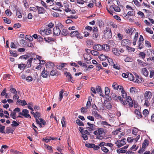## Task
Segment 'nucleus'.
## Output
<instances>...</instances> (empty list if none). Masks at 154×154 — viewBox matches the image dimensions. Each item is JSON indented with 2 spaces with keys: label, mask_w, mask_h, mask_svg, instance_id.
<instances>
[{
  "label": "nucleus",
  "mask_w": 154,
  "mask_h": 154,
  "mask_svg": "<svg viewBox=\"0 0 154 154\" xmlns=\"http://www.w3.org/2000/svg\"><path fill=\"white\" fill-rule=\"evenodd\" d=\"M126 150L123 149L122 148L119 149L117 150V152L118 153H125L126 152Z\"/></svg>",
  "instance_id": "nucleus-33"
},
{
  "label": "nucleus",
  "mask_w": 154,
  "mask_h": 154,
  "mask_svg": "<svg viewBox=\"0 0 154 154\" xmlns=\"http://www.w3.org/2000/svg\"><path fill=\"white\" fill-rule=\"evenodd\" d=\"M26 66V65L24 64L21 63L18 64V68L20 70H23Z\"/></svg>",
  "instance_id": "nucleus-23"
},
{
  "label": "nucleus",
  "mask_w": 154,
  "mask_h": 154,
  "mask_svg": "<svg viewBox=\"0 0 154 154\" xmlns=\"http://www.w3.org/2000/svg\"><path fill=\"white\" fill-rule=\"evenodd\" d=\"M138 131V129L137 128H134L133 130L132 133L133 134L136 135Z\"/></svg>",
  "instance_id": "nucleus-47"
},
{
  "label": "nucleus",
  "mask_w": 154,
  "mask_h": 154,
  "mask_svg": "<svg viewBox=\"0 0 154 154\" xmlns=\"http://www.w3.org/2000/svg\"><path fill=\"white\" fill-rule=\"evenodd\" d=\"M92 114L94 116V117L97 119L99 118H102L101 116L99 114L98 112L95 110H92Z\"/></svg>",
  "instance_id": "nucleus-14"
},
{
  "label": "nucleus",
  "mask_w": 154,
  "mask_h": 154,
  "mask_svg": "<svg viewBox=\"0 0 154 154\" xmlns=\"http://www.w3.org/2000/svg\"><path fill=\"white\" fill-rule=\"evenodd\" d=\"M69 31L65 29H63L61 32V35L64 36L67 35L69 34Z\"/></svg>",
  "instance_id": "nucleus-24"
},
{
  "label": "nucleus",
  "mask_w": 154,
  "mask_h": 154,
  "mask_svg": "<svg viewBox=\"0 0 154 154\" xmlns=\"http://www.w3.org/2000/svg\"><path fill=\"white\" fill-rule=\"evenodd\" d=\"M103 50L105 51H108L109 49V45L105 44L102 45Z\"/></svg>",
  "instance_id": "nucleus-21"
},
{
  "label": "nucleus",
  "mask_w": 154,
  "mask_h": 154,
  "mask_svg": "<svg viewBox=\"0 0 154 154\" xmlns=\"http://www.w3.org/2000/svg\"><path fill=\"white\" fill-rule=\"evenodd\" d=\"M103 131V129L102 128H98L94 132V134L96 135H100L102 134Z\"/></svg>",
  "instance_id": "nucleus-10"
},
{
  "label": "nucleus",
  "mask_w": 154,
  "mask_h": 154,
  "mask_svg": "<svg viewBox=\"0 0 154 154\" xmlns=\"http://www.w3.org/2000/svg\"><path fill=\"white\" fill-rule=\"evenodd\" d=\"M112 65L113 67L115 69L118 70H119L120 69V66H118V65L116 64H113Z\"/></svg>",
  "instance_id": "nucleus-61"
},
{
  "label": "nucleus",
  "mask_w": 154,
  "mask_h": 154,
  "mask_svg": "<svg viewBox=\"0 0 154 154\" xmlns=\"http://www.w3.org/2000/svg\"><path fill=\"white\" fill-rule=\"evenodd\" d=\"M152 93L149 91H146L144 94V97L146 99H149L151 98Z\"/></svg>",
  "instance_id": "nucleus-13"
},
{
  "label": "nucleus",
  "mask_w": 154,
  "mask_h": 154,
  "mask_svg": "<svg viewBox=\"0 0 154 154\" xmlns=\"http://www.w3.org/2000/svg\"><path fill=\"white\" fill-rule=\"evenodd\" d=\"M19 96L17 94V93L14 94V95L13 96V99L14 100H18L19 99Z\"/></svg>",
  "instance_id": "nucleus-58"
},
{
  "label": "nucleus",
  "mask_w": 154,
  "mask_h": 154,
  "mask_svg": "<svg viewBox=\"0 0 154 154\" xmlns=\"http://www.w3.org/2000/svg\"><path fill=\"white\" fill-rule=\"evenodd\" d=\"M66 63H62L60 65L57 66V68L61 70L64 66L65 65Z\"/></svg>",
  "instance_id": "nucleus-36"
},
{
  "label": "nucleus",
  "mask_w": 154,
  "mask_h": 154,
  "mask_svg": "<svg viewBox=\"0 0 154 154\" xmlns=\"http://www.w3.org/2000/svg\"><path fill=\"white\" fill-rule=\"evenodd\" d=\"M87 124L89 126V127L87 128L88 131H92L96 130L95 127L96 126L94 124H91L89 122H88Z\"/></svg>",
  "instance_id": "nucleus-6"
},
{
  "label": "nucleus",
  "mask_w": 154,
  "mask_h": 154,
  "mask_svg": "<svg viewBox=\"0 0 154 154\" xmlns=\"http://www.w3.org/2000/svg\"><path fill=\"white\" fill-rule=\"evenodd\" d=\"M7 89L6 88H4L3 91L1 92V96L2 97L4 96L5 94H7Z\"/></svg>",
  "instance_id": "nucleus-53"
},
{
  "label": "nucleus",
  "mask_w": 154,
  "mask_h": 154,
  "mask_svg": "<svg viewBox=\"0 0 154 154\" xmlns=\"http://www.w3.org/2000/svg\"><path fill=\"white\" fill-rule=\"evenodd\" d=\"M82 137L83 138L84 140H85L88 139V137L87 135L85 134H82Z\"/></svg>",
  "instance_id": "nucleus-64"
},
{
  "label": "nucleus",
  "mask_w": 154,
  "mask_h": 154,
  "mask_svg": "<svg viewBox=\"0 0 154 154\" xmlns=\"http://www.w3.org/2000/svg\"><path fill=\"white\" fill-rule=\"evenodd\" d=\"M50 74L51 76L55 75L57 74V71L55 70H52L50 72Z\"/></svg>",
  "instance_id": "nucleus-49"
},
{
  "label": "nucleus",
  "mask_w": 154,
  "mask_h": 154,
  "mask_svg": "<svg viewBox=\"0 0 154 154\" xmlns=\"http://www.w3.org/2000/svg\"><path fill=\"white\" fill-rule=\"evenodd\" d=\"M16 112L14 110L13 112H12L10 114V116L14 119H16Z\"/></svg>",
  "instance_id": "nucleus-29"
},
{
  "label": "nucleus",
  "mask_w": 154,
  "mask_h": 154,
  "mask_svg": "<svg viewBox=\"0 0 154 154\" xmlns=\"http://www.w3.org/2000/svg\"><path fill=\"white\" fill-rule=\"evenodd\" d=\"M78 18V16L77 15L72 16L71 15L70 16H68L67 17V18H69L71 19H76Z\"/></svg>",
  "instance_id": "nucleus-59"
},
{
  "label": "nucleus",
  "mask_w": 154,
  "mask_h": 154,
  "mask_svg": "<svg viewBox=\"0 0 154 154\" xmlns=\"http://www.w3.org/2000/svg\"><path fill=\"white\" fill-rule=\"evenodd\" d=\"M108 58V57L107 56L103 54H101L99 57L100 60L102 61L105 60Z\"/></svg>",
  "instance_id": "nucleus-25"
},
{
  "label": "nucleus",
  "mask_w": 154,
  "mask_h": 154,
  "mask_svg": "<svg viewBox=\"0 0 154 154\" xmlns=\"http://www.w3.org/2000/svg\"><path fill=\"white\" fill-rule=\"evenodd\" d=\"M134 113L136 115V117H137L138 119L142 118V115L141 112L139 110L135 109L134 110Z\"/></svg>",
  "instance_id": "nucleus-15"
},
{
  "label": "nucleus",
  "mask_w": 154,
  "mask_h": 154,
  "mask_svg": "<svg viewBox=\"0 0 154 154\" xmlns=\"http://www.w3.org/2000/svg\"><path fill=\"white\" fill-rule=\"evenodd\" d=\"M96 90L97 92L101 93L102 91L100 86H97L96 88Z\"/></svg>",
  "instance_id": "nucleus-63"
},
{
  "label": "nucleus",
  "mask_w": 154,
  "mask_h": 154,
  "mask_svg": "<svg viewBox=\"0 0 154 154\" xmlns=\"http://www.w3.org/2000/svg\"><path fill=\"white\" fill-rule=\"evenodd\" d=\"M112 7L116 12H119L121 11V9L119 6L114 5V6L112 5Z\"/></svg>",
  "instance_id": "nucleus-22"
},
{
  "label": "nucleus",
  "mask_w": 154,
  "mask_h": 154,
  "mask_svg": "<svg viewBox=\"0 0 154 154\" xmlns=\"http://www.w3.org/2000/svg\"><path fill=\"white\" fill-rule=\"evenodd\" d=\"M53 31L54 35L56 36L59 35L61 33L60 29V28L58 27V26H56L54 27Z\"/></svg>",
  "instance_id": "nucleus-4"
},
{
  "label": "nucleus",
  "mask_w": 154,
  "mask_h": 154,
  "mask_svg": "<svg viewBox=\"0 0 154 154\" xmlns=\"http://www.w3.org/2000/svg\"><path fill=\"white\" fill-rule=\"evenodd\" d=\"M49 72L46 70H45L44 68L43 71L42 72L41 75L44 78H46L48 76Z\"/></svg>",
  "instance_id": "nucleus-11"
},
{
  "label": "nucleus",
  "mask_w": 154,
  "mask_h": 154,
  "mask_svg": "<svg viewBox=\"0 0 154 154\" xmlns=\"http://www.w3.org/2000/svg\"><path fill=\"white\" fill-rule=\"evenodd\" d=\"M22 112L23 113V116H24L26 115L29 113V111L26 109H24L22 110Z\"/></svg>",
  "instance_id": "nucleus-56"
},
{
  "label": "nucleus",
  "mask_w": 154,
  "mask_h": 154,
  "mask_svg": "<svg viewBox=\"0 0 154 154\" xmlns=\"http://www.w3.org/2000/svg\"><path fill=\"white\" fill-rule=\"evenodd\" d=\"M112 52L115 55L118 56L120 54L119 49L116 48H113L112 49Z\"/></svg>",
  "instance_id": "nucleus-17"
},
{
  "label": "nucleus",
  "mask_w": 154,
  "mask_h": 154,
  "mask_svg": "<svg viewBox=\"0 0 154 154\" xmlns=\"http://www.w3.org/2000/svg\"><path fill=\"white\" fill-rule=\"evenodd\" d=\"M125 139L124 138L123 139L121 140H120L119 144H118L117 145V147L118 148H119L125 144H126L125 141Z\"/></svg>",
  "instance_id": "nucleus-16"
},
{
  "label": "nucleus",
  "mask_w": 154,
  "mask_h": 154,
  "mask_svg": "<svg viewBox=\"0 0 154 154\" xmlns=\"http://www.w3.org/2000/svg\"><path fill=\"white\" fill-rule=\"evenodd\" d=\"M148 145V141L146 140H145L142 144V147L144 149Z\"/></svg>",
  "instance_id": "nucleus-32"
},
{
  "label": "nucleus",
  "mask_w": 154,
  "mask_h": 154,
  "mask_svg": "<svg viewBox=\"0 0 154 154\" xmlns=\"http://www.w3.org/2000/svg\"><path fill=\"white\" fill-rule=\"evenodd\" d=\"M105 106L109 110H110L112 109V106L111 104L109 102L106 103Z\"/></svg>",
  "instance_id": "nucleus-27"
},
{
  "label": "nucleus",
  "mask_w": 154,
  "mask_h": 154,
  "mask_svg": "<svg viewBox=\"0 0 154 154\" xmlns=\"http://www.w3.org/2000/svg\"><path fill=\"white\" fill-rule=\"evenodd\" d=\"M91 53L94 56H97L98 54V52L97 51L95 50L91 51Z\"/></svg>",
  "instance_id": "nucleus-60"
},
{
  "label": "nucleus",
  "mask_w": 154,
  "mask_h": 154,
  "mask_svg": "<svg viewBox=\"0 0 154 154\" xmlns=\"http://www.w3.org/2000/svg\"><path fill=\"white\" fill-rule=\"evenodd\" d=\"M39 32L40 34L43 36L45 35H48L52 33V30L49 28H46L44 30H40Z\"/></svg>",
  "instance_id": "nucleus-2"
},
{
  "label": "nucleus",
  "mask_w": 154,
  "mask_h": 154,
  "mask_svg": "<svg viewBox=\"0 0 154 154\" xmlns=\"http://www.w3.org/2000/svg\"><path fill=\"white\" fill-rule=\"evenodd\" d=\"M16 15L18 17V18H21L22 17V14L18 9H17L16 10Z\"/></svg>",
  "instance_id": "nucleus-46"
},
{
  "label": "nucleus",
  "mask_w": 154,
  "mask_h": 154,
  "mask_svg": "<svg viewBox=\"0 0 154 154\" xmlns=\"http://www.w3.org/2000/svg\"><path fill=\"white\" fill-rule=\"evenodd\" d=\"M105 94L106 95H108L110 92V90L109 88L107 87H106L105 89Z\"/></svg>",
  "instance_id": "nucleus-45"
},
{
  "label": "nucleus",
  "mask_w": 154,
  "mask_h": 154,
  "mask_svg": "<svg viewBox=\"0 0 154 154\" xmlns=\"http://www.w3.org/2000/svg\"><path fill=\"white\" fill-rule=\"evenodd\" d=\"M5 13L8 16H11L12 14V12L8 9H7L5 11Z\"/></svg>",
  "instance_id": "nucleus-54"
},
{
  "label": "nucleus",
  "mask_w": 154,
  "mask_h": 154,
  "mask_svg": "<svg viewBox=\"0 0 154 154\" xmlns=\"http://www.w3.org/2000/svg\"><path fill=\"white\" fill-rule=\"evenodd\" d=\"M139 56L142 59H144L145 57L146 54L143 52H141L139 54Z\"/></svg>",
  "instance_id": "nucleus-48"
},
{
  "label": "nucleus",
  "mask_w": 154,
  "mask_h": 154,
  "mask_svg": "<svg viewBox=\"0 0 154 154\" xmlns=\"http://www.w3.org/2000/svg\"><path fill=\"white\" fill-rule=\"evenodd\" d=\"M146 31L149 33L152 34L153 33V31L150 28L147 27L146 28Z\"/></svg>",
  "instance_id": "nucleus-55"
},
{
  "label": "nucleus",
  "mask_w": 154,
  "mask_h": 154,
  "mask_svg": "<svg viewBox=\"0 0 154 154\" xmlns=\"http://www.w3.org/2000/svg\"><path fill=\"white\" fill-rule=\"evenodd\" d=\"M45 66L48 69H51L54 68V65L53 63L51 62H48L45 64Z\"/></svg>",
  "instance_id": "nucleus-7"
},
{
  "label": "nucleus",
  "mask_w": 154,
  "mask_h": 154,
  "mask_svg": "<svg viewBox=\"0 0 154 154\" xmlns=\"http://www.w3.org/2000/svg\"><path fill=\"white\" fill-rule=\"evenodd\" d=\"M143 115L146 117L149 114V112L147 109H145L143 111Z\"/></svg>",
  "instance_id": "nucleus-52"
},
{
  "label": "nucleus",
  "mask_w": 154,
  "mask_h": 154,
  "mask_svg": "<svg viewBox=\"0 0 154 154\" xmlns=\"http://www.w3.org/2000/svg\"><path fill=\"white\" fill-rule=\"evenodd\" d=\"M13 131V129L10 127H8L6 128V132L7 133L9 134L10 133H12Z\"/></svg>",
  "instance_id": "nucleus-37"
},
{
  "label": "nucleus",
  "mask_w": 154,
  "mask_h": 154,
  "mask_svg": "<svg viewBox=\"0 0 154 154\" xmlns=\"http://www.w3.org/2000/svg\"><path fill=\"white\" fill-rule=\"evenodd\" d=\"M93 48L98 51H100L103 50L102 45L100 44L95 45L93 47Z\"/></svg>",
  "instance_id": "nucleus-12"
},
{
  "label": "nucleus",
  "mask_w": 154,
  "mask_h": 154,
  "mask_svg": "<svg viewBox=\"0 0 154 154\" xmlns=\"http://www.w3.org/2000/svg\"><path fill=\"white\" fill-rule=\"evenodd\" d=\"M105 35H108L107 38H110L112 37V34L110 29L109 28H106V30L104 31Z\"/></svg>",
  "instance_id": "nucleus-5"
},
{
  "label": "nucleus",
  "mask_w": 154,
  "mask_h": 154,
  "mask_svg": "<svg viewBox=\"0 0 154 154\" xmlns=\"http://www.w3.org/2000/svg\"><path fill=\"white\" fill-rule=\"evenodd\" d=\"M111 97L114 100L116 101H121V103L125 105L128 104L130 107H132L133 106V101L132 100L131 97L130 96L127 97L125 99V102L124 100L122 99L121 97L120 96H117L115 94H113Z\"/></svg>",
  "instance_id": "nucleus-1"
},
{
  "label": "nucleus",
  "mask_w": 154,
  "mask_h": 154,
  "mask_svg": "<svg viewBox=\"0 0 154 154\" xmlns=\"http://www.w3.org/2000/svg\"><path fill=\"white\" fill-rule=\"evenodd\" d=\"M128 79H129L131 81H133L134 79V78L133 75L131 73H130L128 74Z\"/></svg>",
  "instance_id": "nucleus-44"
},
{
  "label": "nucleus",
  "mask_w": 154,
  "mask_h": 154,
  "mask_svg": "<svg viewBox=\"0 0 154 154\" xmlns=\"http://www.w3.org/2000/svg\"><path fill=\"white\" fill-rule=\"evenodd\" d=\"M130 41L128 39H125L122 40L121 42V44L123 46L127 48L131 44Z\"/></svg>",
  "instance_id": "nucleus-3"
},
{
  "label": "nucleus",
  "mask_w": 154,
  "mask_h": 154,
  "mask_svg": "<svg viewBox=\"0 0 154 154\" xmlns=\"http://www.w3.org/2000/svg\"><path fill=\"white\" fill-rule=\"evenodd\" d=\"M10 54H11L13 57H16L18 56L17 51H10Z\"/></svg>",
  "instance_id": "nucleus-43"
},
{
  "label": "nucleus",
  "mask_w": 154,
  "mask_h": 154,
  "mask_svg": "<svg viewBox=\"0 0 154 154\" xmlns=\"http://www.w3.org/2000/svg\"><path fill=\"white\" fill-rule=\"evenodd\" d=\"M103 131V129L102 128H98L94 132V134L96 135H100L102 134Z\"/></svg>",
  "instance_id": "nucleus-9"
},
{
  "label": "nucleus",
  "mask_w": 154,
  "mask_h": 154,
  "mask_svg": "<svg viewBox=\"0 0 154 154\" xmlns=\"http://www.w3.org/2000/svg\"><path fill=\"white\" fill-rule=\"evenodd\" d=\"M112 88L115 90H117L119 88V85H118L117 83L116 82H114L112 85Z\"/></svg>",
  "instance_id": "nucleus-38"
},
{
  "label": "nucleus",
  "mask_w": 154,
  "mask_h": 154,
  "mask_svg": "<svg viewBox=\"0 0 154 154\" xmlns=\"http://www.w3.org/2000/svg\"><path fill=\"white\" fill-rule=\"evenodd\" d=\"M77 124L79 126H84L83 123L79 119H77L76 121Z\"/></svg>",
  "instance_id": "nucleus-39"
},
{
  "label": "nucleus",
  "mask_w": 154,
  "mask_h": 154,
  "mask_svg": "<svg viewBox=\"0 0 154 154\" xmlns=\"http://www.w3.org/2000/svg\"><path fill=\"white\" fill-rule=\"evenodd\" d=\"M3 19L5 22L7 24H10L11 23V20L5 17H3Z\"/></svg>",
  "instance_id": "nucleus-50"
},
{
  "label": "nucleus",
  "mask_w": 154,
  "mask_h": 154,
  "mask_svg": "<svg viewBox=\"0 0 154 154\" xmlns=\"http://www.w3.org/2000/svg\"><path fill=\"white\" fill-rule=\"evenodd\" d=\"M10 91L14 94L17 93L16 89L13 88H10Z\"/></svg>",
  "instance_id": "nucleus-42"
},
{
  "label": "nucleus",
  "mask_w": 154,
  "mask_h": 154,
  "mask_svg": "<svg viewBox=\"0 0 154 154\" xmlns=\"http://www.w3.org/2000/svg\"><path fill=\"white\" fill-rule=\"evenodd\" d=\"M33 60V58L32 57H31L28 60L26 65L28 68L30 67L31 66V63Z\"/></svg>",
  "instance_id": "nucleus-19"
},
{
  "label": "nucleus",
  "mask_w": 154,
  "mask_h": 154,
  "mask_svg": "<svg viewBox=\"0 0 154 154\" xmlns=\"http://www.w3.org/2000/svg\"><path fill=\"white\" fill-rule=\"evenodd\" d=\"M137 61L138 64L140 66H145L146 65V64L145 62L140 60L138 59Z\"/></svg>",
  "instance_id": "nucleus-31"
},
{
  "label": "nucleus",
  "mask_w": 154,
  "mask_h": 154,
  "mask_svg": "<svg viewBox=\"0 0 154 154\" xmlns=\"http://www.w3.org/2000/svg\"><path fill=\"white\" fill-rule=\"evenodd\" d=\"M85 146L87 147L93 148L95 146V144L88 143L85 144Z\"/></svg>",
  "instance_id": "nucleus-35"
},
{
  "label": "nucleus",
  "mask_w": 154,
  "mask_h": 154,
  "mask_svg": "<svg viewBox=\"0 0 154 154\" xmlns=\"http://www.w3.org/2000/svg\"><path fill=\"white\" fill-rule=\"evenodd\" d=\"M35 7L38 10V14H44L46 10L43 8L37 5L35 6Z\"/></svg>",
  "instance_id": "nucleus-8"
},
{
  "label": "nucleus",
  "mask_w": 154,
  "mask_h": 154,
  "mask_svg": "<svg viewBox=\"0 0 154 154\" xmlns=\"http://www.w3.org/2000/svg\"><path fill=\"white\" fill-rule=\"evenodd\" d=\"M54 23L52 22H51L48 24L47 27H46V28L48 29L49 28L52 30V28L54 27Z\"/></svg>",
  "instance_id": "nucleus-40"
},
{
  "label": "nucleus",
  "mask_w": 154,
  "mask_h": 154,
  "mask_svg": "<svg viewBox=\"0 0 154 154\" xmlns=\"http://www.w3.org/2000/svg\"><path fill=\"white\" fill-rule=\"evenodd\" d=\"M101 149L103 152L106 153L108 152L109 151V150L106 148L104 146H102L101 147Z\"/></svg>",
  "instance_id": "nucleus-51"
},
{
  "label": "nucleus",
  "mask_w": 154,
  "mask_h": 154,
  "mask_svg": "<svg viewBox=\"0 0 154 154\" xmlns=\"http://www.w3.org/2000/svg\"><path fill=\"white\" fill-rule=\"evenodd\" d=\"M92 101V99L91 97H89L88 98V101L87 102L86 104V106L87 108L90 107L91 106V101Z\"/></svg>",
  "instance_id": "nucleus-30"
},
{
  "label": "nucleus",
  "mask_w": 154,
  "mask_h": 154,
  "mask_svg": "<svg viewBox=\"0 0 154 154\" xmlns=\"http://www.w3.org/2000/svg\"><path fill=\"white\" fill-rule=\"evenodd\" d=\"M121 87L122 88V89L121 90V93L122 94V96L123 98V99H122L123 100H125V99L126 97L127 96V94L125 91L124 90L123 87Z\"/></svg>",
  "instance_id": "nucleus-20"
},
{
  "label": "nucleus",
  "mask_w": 154,
  "mask_h": 154,
  "mask_svg": "<svg viewBox=\"0 0 154 154\" xmlns=\"http://www.w3.org/2000/svg\"><path fill=\"white\" fill-rule=\"evenodd\" d=\"M63 92H64V91H63V90H61L59 92V100L60 101H61V100H62V99L63 97Z\"/></svg>",
  "instance_id": "nucleus-34"
},
{
  "label": "nucleus",
  "mask_w": 154,
  "mask_h": 154,
  "mask_svg": "<svg viewBox=\"0 0 154 154\" xmlns=\"http://www.w3.org/2000/svg\"><path fill=\"white\" fill-rule=\"evenodd\" d=\"M78 31L77 30L72 31L70 34V35L72 37L76 36L78 34Z\"/></svg>",
  "instance_id": "nucleus-28"
},
{
  "label": "nucleus",
  "mask_w": 154,
  "mask_h": 154,
  "mask_svg": "<svg viewBox=\"0 0 154 154\" xmlns=\"http://www.w3.org/2000/svg\"><path fill=\"white\" fill-rule=\"evenodd\" d=\"M127 50L129 52H134L135 51V49L133 48H131L128 46L127 48Z\"/></svg>",
  "instance_id": "nucleus-62"
},
{
  "label": "nucleus",
  "mask_w": 154,
  "mask_h": 154,
  "mask_svg": "<svg viewBox=\"0 0 154 154\" xmlns=\"http://www.w3.org/2000/svg\"><path fill=\"white\" fill-rule=\"evenodd\" d=\"M25 38L26 39H28L30 41H32L33 40V38L32 37L28 35H26Z\"/></svg>",
  "instance_id": "nucleus-57"
},
{
  "label": "nucleus",
  "mask_w": 154,
  "mask_h": 154,
  "mask_svg": "<svg viewBox=\"0 0 154 154\" xmlns=\"http://www.w3.org/2000/svg\"><path fill=\"white\" fill-rule=\"evenodd\" d=\"M19 122H17L15 121H13L12 122V124H11V125L14 127H16L19 126Z\"/></svg>",
  "instance_id": "nucleus-41"
},
{
  "label": "nucleus",
  "mask_w": 154,
  "mask_h": 154,
  "mask_svg": "<svg viewBox=\"0 0 154 154\" xmlns=\"http://www.w3.org/2000/svg\"><path fill=\"white\" fill-rule=\"evenodd\" d=\"M61 122L63 127H66L65 119L64 116H63L62 117L61 119Z\"/></svg>",
  "instance_id": "nucleus-26"
},
{
  "label": "nucleus",
  "mask_w": 154,
  "mask_h": 154,
  "mask_svg": "<svg viewBox=\"0 0 154 154\" xmlns=\"http://www.w3.org/2000/svg\"><path fill=\"white\" fill-rule=\"evenodd\" d=\"M142 72L143 75L145 76H147L148 74L147 69L146 68H143L142 69Z\"/></svg>",
  "instance_id": "nucleus-18"
}]
</instances>
